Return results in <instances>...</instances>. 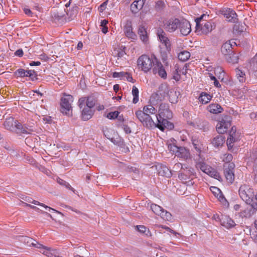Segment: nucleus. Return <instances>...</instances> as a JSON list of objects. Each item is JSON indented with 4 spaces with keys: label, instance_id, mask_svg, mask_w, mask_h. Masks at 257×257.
I'll return each instance as SVG.
<instances>
[{
    "label": "nucleus",
    "instance_id": "60",
    "mask_svg": "<svg viewBox=\"0 0 257 257\" xmlns=\"http://www.w3.org/2000/svg\"><path fill=\"white\" fill-rule=\"evenodd\" d=\"M15 54L16 56L22 57L23 55V51L22 49H18L15 52Z\"/></svg>",
    "mask_w": 257,
    "mask_h": 257
},
{
    "label": "nucleus",
    "instance_id": "49",
    "mask_svg": "<svg viewBox=\"0 0 257 257\" xmlns=\"http://www.w3.org/2000/svg\"><path fill=\"white\" fill-rule=\"evenodd\" d=\"M119 112L118 111H114L110 112L107 114V117L110 119H113L118 117Z\"/></svg>",
    "mask_w": 257,
    "mask_h": 257
},
{
    "label": "nucleus",
    "instance_id": "19",
    "mask_svg": "<svg viewBox=\"0 0 257 257\" xmlns=\"http://www.w3.org/2000/svg\"><path fill=\"white\" fill-rule=\"evenodd\" d=\"M221 14L224 16L228 22L235 23L237 20V15L235 12L230 8L222 9Z\"/></svg>",
    "mask_w": 257,
    "mask_h": 257
},
{
    "label": "nucleus",
    "instance_id": "4",
    "mask_svg": "<svg viewBox=\"0 0 257 257\" xmlns=\"http://www.w3.org/2000/svg\"><path fill=\"white\" fill-rule=\"evenodd\" d=\"M169 150L180 160L187 161L192 158L190 150L187 148L175 144H169L168 146Z\"/></svg>",
    "mask_w": 257,
    "mask_h": 257
},
{
    "label": "nucleus",
    "instance_id": "30",
    "mask_svg": "<svg viewBox=\"0 0 257 257\" xmlns=\"http://www.w3.org/2000/svg\"><path fill=\"white\" fill-rule=\"evenodd\" d=\"M33 131V129L31 128H28L25 125H22L21 123L18 122L15 132L17 134H30Z\"/></svg>",
    "mask_w": 257,
    "mask_h": 257
},
{
    "label": "nucleus",
    "instance_id": "32",
    "mask_svg": "<svg viewBox=\"0 0 257 257\" xmlns=\"http://www.w3.org/2000/svg\"><path fill=\"white\" fill-rule=\"evenodd\" d=\"M235 136V131H234L232 127V130L229 133V137L227 138L226 142L228 150H231L233 146V144L236 141Z\"/></svg>",
    "mask_w": 257,
    "mask_h": 257
},
{
    "label": "nucleus",
    "instance_id": "39",
    "mask_svg": "<svg viewBox=\"0 0 257 257\" xmlns=\"http://www.w3.org/2000/svg\"><path fill=\"white\" fill-rule=\"evenodd\" d=\"M210 190L214 194V195L218 198L220 201L224 199L220 190L216 187H211Z\"/></svg>",
    "mask_w": 257,
    "mask_h": 257
},
{
    "label": "nucleus",
    "instance_id": "44",
    "mask_svg": "<svg viewBox=\"0 0 257 257\" xmlns=\"http://www.w3.org/2000/svg\"><path fill=\"white\" fill-rule=\"evenodd\" d=\"M57 182L60 185L64 186L67 189H68L69 190H71L74 191V189L71 187V186L68 182H66L65 181L59 178L57 179Z\"/></svg>",
    "mask_w": 257,
    "mask_h": 257
},
{
    "label": "nucleus",
    "instance_id": "7",
    "mask_svg": "<svg viewBox=\"0 0 257 257\" xmlns=\"http://www.w3.org/2000/svg\"><path fill=\"white\" fill-rule=\"evenodd\" d=\"M257 211V202L246 203V204L242 207L238 215L242 219H248L254 215Z\"/></svg>",
    "mask_w": 257,
    "mask_h": 257
},
{
    "label": "nucleus",
    "instance_id": "57",
    "mask_svg": "<svg viewBox=\"0 0 257 257\" xmlns=\"http://www.w3.org/2000/svg\"><path fill=\"white\" fill-rule=\"evenodd\" d=\"M125 73L126 75H124V79H126L127 81L134 83V80L132 75L128 72Z\"/></svg>",
    "mask_w": 257,
    "mask_h": 257
},
{
    "label": "nucleus",
    "instance_id": "1",
    "mask_svg": "<svg viewBox=\"0 0 257 257\" xmlns=\"http://www.w3.org/2000/svg\"><path fill=\"white\" fill-rule=\"evenodd\" d=\"M172 117V112L170 110L168 104L165 103L160 104L156 118L163 127V131L165 128L171 130L174 127L173 124L169 121Z\"/></svg>",
    "mask_w": 257,
    "mask_h": 257
},
{
    "label": "nucleus",
    "instance_id": "53",
    "mask_svg": "<svg viewBox=\"0 0 257 257\" xmlns=\"http://www.w3.org/2000/svg\"><path fill=\"white\" fill-rule=\"evenodd\" d=\"M253 173L254 174V179L257 181V158L255 159L253 165Z\"/></svg>",
    "mask_w": 257,
    "mask_h": 257
},
{
    "label": "nucleus",
    "instance_id": "9",
    "mask_svg": "<svg viewBox=\"0 0 257 257\" xmlns=\"http://www.w3.org/2000/svg\"><path fill=\"white\" fill-rule=\"evenodd\" d=\"M239 195L246 203L253 202L252 199L254 197V192L253 189L248 185H241L239 189Z\"/></svg>",
    "mask_w": 257,
    "mask_h": 257
},
{
    "label": "nucleus",
    "instance_id": "15",
    "mask_svg": "<svg viewBox=\"0 0 257 257\" xmlns=\"http://www.w3.org/2000/svg\"><path fill=\"white\" fill-rule=\"evenodd\" d=\"M231 125L230 118L226 116L219 121L216 125V131L220 134L226 133Z\"/></svg>",
    "mask_w": 257,
    "mask_h": 257
},
{
    "label": "nucleus",
    "instance_id": "58",
    "mask_svg": "<svg viewBox=\"0 0 257 257\" xmlns=\"http://www.w3.org/2000/svg\"><path fill=\"white\" fill-rule=\"evenodd\" d=\"M173 168L175 169H181L183 171V169H185V167H183V164L182 163L178 162L174 165Z\"/></svg>",
    "mask_w": 257,
    "mask_h": 257
},
{
    "label": "nucleus",
    "instance_id": "54",
    "mask_svg": "<svg viewBox=\"0 0 257 257\" xmlns=\"http://www.w3.org/2000/svg\"><path fill=\"white\" fill-rule=\"evenodd\" d=\"M165 7V3L162 1H158L156 3L155 8L157 10H162Z\"/></svg>",
    "mask_w": 257,
    "mask_h": 257
},
{
    "label": "nucleus",
    "instance_id": "45",
    "mask_svg": "<svg viewBox=\"0 0 257 257\" xmlns=\"http://www.w3.org/2000/svg\"><path fill=\"white\" fill-rule=\"evenodd\" d=\"M159 100H160V96L159 93L157 92L151 95L150 101L153 105H155Z\"/></svg>",
    "mask_w": 257,
    "mask_h": 257
},
{
    "label": "nucleus",
    "instance_id": "46",
    "mask_svg": "<svg viewBox=\"0 0 257 257\" xmlns=\"http://www.w3.org/2000/svg\"><path fill=\"white\" fill-rule=\"evenodd\" d=\"M250 68L252 69H257V55H255L250 61Z\"/></svg>",
    "mask_w": 257,
    "mask_h": 257
},
{
    "label": "nucleus",
    "instance_id": "2",
    "mask_svg": "<svg viewBox=\"0 0 257 257\" xmlns=\"http://www.w3.org/2000/svg\"><path fill=\"white\" fill-rule=\"evenodd\" d=\"M135 114L144 127L149 129L158 128L160 130L163 131V127L158 122V120L154 118V116L145 115L140 111H136Z\"/></svg>",
    "mask_w": 257,
    "mask_h": 257
},
{
    "label": "nucleus",
    "instance_id": "12",
    "mask_svg": "<svg viewBox=\"0 0 257 257\" xmlns=\"http://www.w3.org/2000/svg\"><path fill=\"white\" fill-rule=\"evenodd\" d=\"M157 35L161 44L164 46L167 51L170 52L171 49V43L170 39L167 36L164 31L161 29H158Z\"/></svg>",
    "mask_w": 257,
    "mask_h": 257
},
{
    "label": "nucleus",
    "instance_id": "55",
    "mask_svg": "<svg viewBox=\"0 0 257 257\" xmlns=\"http://www.w3.org/2000/svg\"><path fill=\"white\" fill-rule=\"evenodd\" d=\"M176 92H172L171 91L170 93L169 94V101L172 103H175L177 102V98L176 97H172V95H173L174 93H175Z\"/></svg>",
    "mask_w": 257,
    "mask_h": 257
},
{
    "label": "nucleus",
    "instance_id": "28",
    "mask_svg": "<svg viewBox=\"0 0 257 257\" xmlns=\"http://www.w3.org/2000/svg\"><path fill=\"white\" fill-rule=\"evenodd\" d=\"M82 109L81 111V118L82 119L86 121L90 119L93 116V112L91 108L84 106L83 107H80Z\"/></svg>",
    "mask_w": 257,
    "mask_h": 257
},
{
    "label": "nucleus",
    "instance_id": "18",
    "mask_svg": "<svg viewBox=\"0 0 257 257\" xmlns=\"http://www.w3.org/2000/svg\"><path fill=\"white\" fill-rule=\"evenodd\" d=\"M14 75L16 77H29L32 80H35L37 79V74L34 70H27L20 68L14 72Z\"/></svg>",
    "mask_w": 257,
    "mask_h": 257
},
{
    "label": "nucleus",
    "instance_id": "59",
    "mask_svg": "<svg viewBox=\"0 0 257 257\" xmlns=\"http://www.w3.org/2000/svg\"><path fill=\"white\" fill-rule=\"evenodd\" d=\"M163 228L175 235L179 234L178 233L175 232V231H174L173 230H172V229H171L170 228H169L168 226H163Z\"/></svg>",
    "mask_w": 257,
    "mask_h": 257
},
{
    "label": "nucleus",
    "instance_id": "14",
    "mask_svg": "<svg viewBox=\"0 0 257 257\" xmlns=\"http://www.w3.org/2000/svg\"><path fill=\"white\" fill-rule=\"evenodd\" d=\"M96 101L94 97L89 96L80 98L78 100V104L79 107L86 106L92 109L95 106Z\"/></svg>",
    "mask_w": 257,
    "mask_h": 257
},
{
    "label": "nucleus",
    "instance_id": "36",
    "mask_svg": "<svg viewBox=\"0 0 257 257\" xmlns=\"http://www.w3.org/2000/svg\"><path fill=\"white\" fill-rule=\"evenodd\" d=\"M190 57V53L187 51H182L178 55V59L181 61H186Z\"/></svg>",
    "mask_w": 257,
    "mask_h": 257
},
{
    "label": "nucleus",
    "instance_id": "43",
    "mask_svg": "<svg viewBox=\"0 0 257 257\" xmlns=\"http://www.w3.org/2000/svg\"><path fill=\"white\" fill-rule=\"evenodd\" d=\"M158 174L161 176H167L169 175L168 173L169 171L168 168L166 166H161L158 169Z\"/></svg>",
    "mask_w": 257,
    "mask_h": 257
},
{
    "label": "nucleus",
    "instance_id": "11",
    "mask_svg": "<svg viewBox=\"0 0 257 257\" xmlns=\"http://www.w3.org/2000/svg\"><path fill=\"white\" fill-rule=\"evenodd\" d=\"M181 19L178 18H171L163 22L164 29L169 33H173L178 29Z\"/></svg>",
    "mask_w": 257,
    "mask_h": 257
},
{
    "label": "nucleus",
    "instance_id": "56",
    "mask_svg": "<svg viewBox=\"0 0 257 257\" xmlns=\"http://www.w3.org/2000/svg\"><path fill=\"white\" fill-rule=\"evenodd\" d=\"M254 232L255 234L253 235V239L255 243H257V220H255L254 222Z\"/></svg>",
    "mask_w": 257,
    "mask_h": 257
},
{
    "label": "nucleus",
    "instance_id": "25",
    "mask_svg": "<svg viewBox=\"0 0 257 257\" xmlns=\"http://www.w3.org/2000/svg\"><path fill=\"white\" fill-rule=\"evenodd\" d=\"M138 111H141L142 113L145 115H153L154 118H156V115H157V110L152 104L145 105L142 110H138Z\"/></svg>",
    "mask_w": 257,
    "mask_h": 257
},
{
    "label": "nucleus",
    "instance_id": "8",
    "mask_svg": "<svg viewBox=\"0 0 257 257\" xmlns=\"http://www.w3.org/2000/svg\"><path fill=\"white\" fill-rule=\"evenodd\" d=\"M196 172L194 168L191 167H185L182 172L179 174V178L184 184L188 186L193 185L192 177L195 176Z\"/></svg>",
    "mask_w": 257,
    "mask_h": 257
},
{
    "label": "nucleus",
    "instance_id": "50",
    "mask_svg": "<svg viewBox=\"0 0 257 257\" xmlns=\"http://www.w3.org/2000/svg\"><path fill=\"white\" fill-rule=\"evenodd\" d=\"M124 75H126V73L124 72H114L113 73L112 77L113 78H119L120 80H124Z\"/></svg>",
    "mask_w": 257,
    "mask_h": 257
},
{
    "label": "nucleus",
    "instance_id": "24",
    "mask_svg": "<svg viewBox=\"0 0 257 257\" xmlns=\"http://www.w3.org/2000/svg\"><path fill=\"white\" fill-rule=\"evenodd\" d=\"M18 123V121L15 120L12 117H10L4 121L3 125L6 129L15 132Z\"/></svg>",
    "mask_w": 257,
    "mask_h": 257
},
{
    "label": "nucleus",
    "instance_id": "23",
    "mask_svg": "<svg viewBox=\"0 0 257 257\" xmlns=\"http://www.w3.org/2000/svg\"><path fill=\"white\" fill-rule=\"evenodd\" d=\"M37 247L41 249L40 252L42 253L48 257H56L58 254V251L56 249L45 247L42 244H39V246Z\"/></svg>",
    "mask_w": 257,
    "mask_h": 257
},
{
    "label": "nucleus",
    "instance_id": "10",
    "mask_svg": "<svg viewBox=\"0 0 257 257\" xmlns=\"http://www.w3.org/2000/svg\"><path fill=\"white\" fill-rule=\"evenodd\" d=\"M73 101V97L69 94H64L61 98V111L63 113L69 115L71 113V103Z\"/></svg>",
    "mask_w": 257,
    "mask_h": 257
},
{
    "label": "nucleus",
    "instance_id": "5",
    "mask_svg": "<svg viewBox=\"0 0 257 257\" xmlns=\"http://www.w3.org/2000/svg\"><path fill=\"white\" fill-rule=\"evenodd\" d=\"M157 60V59L155 57L152 58L147 55L143 54L138 59L137 65L139 68L142 71L147 73L153 69Z\"/></svg>",
    "mask_w": 257,
    "mask_h": 257
},
{
    "label": "nucleus",
    "instance_id": "13",
    "mask_svg": "<svg viewBox=\"0 0 257 257\" xmlns=\"http://www.w3.org/2000/svg\"><path fill=\"white\" fill-rule=\"evenodd\" d=\"M123 30L125 36L127 38L133 40L137 39V36L133 31L132 22L131 20H127L124 23Z\"/></svg>",
    "mask_w": 257,
    "mask_h": 257
},
{
    "label": "nucleus",
    "instance_id": "34",
    "mask_svg": "<svg viewBox=\"0 0 257 257\" xmlns=\"http://www.w3.org/2000/svg\"><path fill=\"white\" fill-rule=\"evenodd\" d=\"M225 142V138L222 136H217L212 141V145L215 147L222 146Z\"/></svg>",
    "mask_w": 257,
    "mask_h": 257
},
{
    "label": "nucleus",
    "instance_id": "41",
    "mask_svg": "<svg viewBox=\"0 0 257 257\" xmlns=\"http://www.w3.org/2000/svg\"><path fill=\"white\" fill-rule=\"evenodd\" d=\"M135 227L140 233H144L147 235L150 233L149 229L144 225H137Z\"/></svg>",
    "mask_w": 257,
    "mask_h": 257
},
{
    "label": "nucleus",
    "instance_id": "6",
    "mask_svg": "<svg viewBox=\"0 0 257 257\" xmlns=\"http://www.w3.org/2000/svg\"><path fill=\"white\" fill-rule=\"evenodd\" d=\"M204 17H206V16L203 15L195 20L196 24V32L198 33V34L206 35L211 32L212 30L215 28V24L211 21L203 22L200 24Z\"/></svg>",
    "mask_w": 257,
    "mask_h": 257
},
{
    "label": "nucleus",
    "instance_id": "47",
    "mask_svg": "<svg viewBox=\"0 0 257 257\" xmlns=\"http://www.w3.org/2000/svg\"><path fill=\"white\" fill-rule=\"evenodd\" d=\"M227 61L233 64L237 63L238 61V57L235 54H232L229 56Z\"/></svg>",
    "mask_w": 257,
    "mask_h": 257
},
{
    "label": "nucleus",
    "instance_id": "40",
    "mask_svg": "<svg viewBox=\"0 0 257 257\" xmlns=\"http://www.w3.org/2000/svg\"><path fill=\"white\" fill-rule=\"evenodd\" d=\"M132 93L134 97L133 102L137 103L139 101V90L135 86H133Z\"/></svg>",
    "mask_w": 257,
    "mask_h": 257
},
{
    "label": "nucleus",
    "instance_id": "61",
    "mask_svg": "<svg viewBox=\"0 0 257 257\" xmlns=\"http://www.w3.org/2000/svg\"><path fill=\"white\" fill-rule=\"evenodd\" d=\"M24 11L26 15H28V16H32V13L30 9H27V8H25V9H24Z\"/></svg>",
    "mask_w": 257,
    "mask_h": 257
},
{
    "label": "nucleus",
    "instance_id": "3",
    "mask_svg": "<svg viewBox=\"0 0 257 257\" xmlns=\"http://www.w3.org/2000/svg\"><path fill=\"white\" fill-rule=\"evenodd\" d=\"M194 161L195 163V166L196 169H200L203 172L217 180H219V178H220V176L219 173L214 169L207 165L204 162V158L201 157V156L195 157L194 156Z\"/></svg>",
    "mask_w": 257,
    "mask_h": 257
},
{
    "label": "nucleus",
    "instance_id": "38",
    "mask_svg": "<svg viewBox=\"0 0 257 257\" xmlns=\"http://www.w3.org/2000/svg\"><path fill=\"white\" fill-rule=\"evenodd\" d=\"M151 208L154 213L159 216L161 215L163 211L164 210L162 207L156 204H152L151 205Z\"/></svg>",
    "mask_w": 257,
    "mask_h": 257
},
{
    "label": "nucleus",
    "instance_id": "48",
    "mask_svg": "<svg viewBox=\"0 0 257 257\" xmlns=\"http://www.w3.org/2000/svg\"><path fill=\"white\" fill-rule=\"evenodd\" d=\"M233 158V157L231 154H224V157L223 158V162H225L224 165L229 164L231 163V161H232Z\"/></svg>",
    "mask_w": 257,
    "mask_h": 257
},
{
    "label": "nucleus",
    "instance_id": "52",
    "mask_svg": "<svg viewBox=\"0 0 257 257\" xmlns=\"http://www.w3.org/2000/svg\"><path fill=\"white\" fill-rule=\"evenodd\" d=\"M30 202H31V201H30ZM31 203L34 204H35V205H37L41 206L44 207L46 209H49V210H53L54 211H56V210H55L54 209H53V208H51L50 207H49V206L46 205L45 204H44L43 203H40V202H39L38 201L33 200L31 202Z\"/></svg>",
    "mask_w": 257,
    "mask_h": 257
},
{
    "label": "nucleus",
    "instance_id": "22",
    "mask_svg": "<svg viewBox=\"0 0 257 257\" xmlns=\"http://www.w3.org/2000/svg\"><path fill=\"white\" fill-rule=\"evenodd\" d=\"M187 72V66L185 65L183 67L176 66L175 70L173 72V78L176 81H178L181 79L182 75H186Z\"/></svg>",
    "mask_w": 257,
    "mask_h": 257
},
{
    "label": "nucleus",
    "instance_id": "33",
    "mask_svg": "<svg viewBox=\"0 0 257 257\" xmlns=\"http://www.w3.org/2000/svg\"><path fill=\"white\" fill-rule=\"evenodd\" d=\"M231 49L232 44H231L230 41H228L224 43L222 45L221 48V52L223 55H227L231 52Z\"/></svg>",
    "mask_w": 257,
    "mask_h": 257
},
{
    "label": "nucleus",
    "instance_id": "21",
    "mask_svg": "<svg viewBox=\"0 0 257 257\" xmlns=\"http://www.w3.org/2000/svg\"><path fill=\"white\" fill-rule=\"evenodd\" d=\"M138 34L139 35L141 40L145 44L149 41V36L147 32V28L145 24L142 23L138 27Z\"/></svg>",
    "mask_w": 257,
    "mask_h": 257
},
{
    "label": "nucleus",
    "instance_id": "42",
    "mask_svg": "<svg viewBox=\"0 0 257 257\" xmlns=\"http://www.w3.org/2000/svg\"><path fill=\"white\" fill-rule=\"evenodd\" d=\"M243 27L240 25L239 24H235L233 28V32L235 35L240 34L242 32H243Z\"/></svg>",
    "mask_w": 257,
    "mask_h": 257
},
{
    "label": "nucleus",
    "instance_id": "27",
    "mask_svg": "<svg viewBox=\"0 0 257 257\" xmlns=\"http://www.w3.org/2000/svg\"><path fill=\"white\" fill-rule=\"evenodd\" d=\"M192 144L194 148L197 152V156L200 157L202 150L203 149L202 144L201 143L200 140L196 137H193L191 139Z\"/></svg>",
    "mask_w": 257,
    "mask_h": 257
},
{
    "label": "nucleus",
    "instance_id": "63",
    "mask_svg": "<svg viewBox=\"0 0 257 257\" xmlns=\"http://www.w3.org/2000/svg\"><path fill=\"white\" fill-rule=\"evenodd\" d=\"M108 22L107 20H102L101 22L100 26L101 27H106V26H107V24H108Z\"/></svg>",
    "mask_w": 257,
    "mask_h": 257
},
{
    "label": "nucleus",
    "instance_id": "64",
    "mask_svg": "<svg viewBox=\"0 0 257 257\" xmlns=\"http://www.w3.org/2000/svg\"><path fill=\"white\" fill-rule=\"evenodd\" d=\"M123 129L126 134H130L131 132V128L127 125H124Z\"/></svg>",
    "mask_w": 257,
    "mask_h": 257
},
{
    "label": "nucleus",
    "instance_id": "20",
    "mask_svg": "<svg viewBox=\"0 0 257 257\" xmlns=\"http://www.w3.org/2000/svg\"><path fill=\"white\" fill-rule=\"evenodd\" d=\"M180 34L183 36L188 35L191 31V25L189 21L185 19H181L178 27Z\"/></svg>",
    "mask_w": 257,
    "mask_h": 257
},
{
    "label": "nucleus",
    "instance_id": "17",
    "mask_svg": "<svg viewBox=\"0 0 257 257\" xmlns=\"http://www.w3.org/2000/svg\"><path fill=\"white\" fill-rule=\"evenodd\" d=\"M152 72L154 74H158L161 78L166 79L167 77V74L162 63L158 59L156 60V63L152 69Z\"/></svg>",
    "mask_w": 257,
    "mask_h": 257
},
{
    "label": "nucleus",
    "instance_id": "37",
    "mask_svg": "<svg viewBox=\"0 0 257 257\" xmlns=\"http://www.w3.org/2000/svg\"><path fill=\"white\" fill-rule=\"evenodd\" d=\"M236 77L238 81L241 83L245 81V74L244 72L238 68L235 69Z\"/></svg>",
    "mask_w": 257,
    "mask_h": 257
},
{
    "label": "nucleus",
    "instance_id": "16",
    "mask_svg": "<svg viewBox=\"0 0 257 257\" xmlns=\"http://www.w3.org/2000/svg\"><path fill=\"white\" fill-rule=\"evenodd\" d=\"M234 163L224 165V174L227 181L229 183H232L234 180Z\"/></svg>",
    "mask_w": 257,
    "mask_h": 257
},
{
    "label": "nucleus",
    "instance_id": "31",
    "mask_svg": "<svg viewBox=\"0 0 257 257\" xmlns=\"http://www.w3.org/2000/svg\"><path fill=\"white\" fill-rule=\"evenodd\" d=\"M208 110L213 114H217L219 113H220L223 110V108L221 107V106L216 103H212L210 104L207 107Z\"/></svg>",
    "mask_w": 257,
    "mask_h": 257
},
{
    "label": "nucleus",
    "instance_id": "51",
    "mask_svg": "<svg viewBox=\"0 0 257 257\" xmlns=\"http://www.w3.org/2000/svg\"><path fill=\"white\" fill-rule=\"evenodd\" d=\"M163 219L167 220H171L172 219L171 214L166 210L163 211L162 214L160 216Z\"/></svg>",
    "mask_w": 257,
    "mask_h": 257
},
{
    "label": "nucleus",
    "instance_id": "62",
    "mask_svg": "<svg viewBox=\"0 0 257 257\" xmlns=\"http://www.w3.org/2000/svg\"><path fill=\"white\" fill-rule=\"evenodd\" d=\"M41 62L39 61H32L30 63V65L31 66H39Z\"/></svg>",
    "mask_w": 257,
    "mask_h": 257
},
{
    "label": "nucleus",
    "instance_id": "29",
    "mask_svg": "<svg viewBox=\"0 0 257 257\" xmlns=\"http://www.w3.org/2000/svg\"><path fill=\"white\" fill-rule=\"evenodd\" d=\"M222 225L226 228H230L234 226L235 223L234 221L228 216H222L220 219Z\"/></svg>",
    "mask_w": 257,
    "mask_h": 257
},
{
    "label": "nucleus",
    "instance_id": "26",
    "mask_svg": "<svg viewBox=\"0 0 257 257\" xmlns=\"http://www.w3.org/2000/svg\"><path fill=\"white\" fill-rule=\"evenodd\" d=\"M146 0H136L131 5V10L134 14L137 13L141 10Z\"/></svg>",
    "mask_w": 257,
    "mask_h": 257
},
{
    "label": "nucleus",
    "instance_id": "35",
    "mask_svg": "<svg viewBox=\"0 0 257 257\" xmlns=\"http://www.w3.org/2000/svg\"><path fill=\"white\" fill-rule=\"evenodd\" d=\"M212 96L206 92H202L199 97V100L202 104H206L211 99Z\"/></svg>",
    "mask_w": 257,
    "mask_h": 257
}]
</instances>
